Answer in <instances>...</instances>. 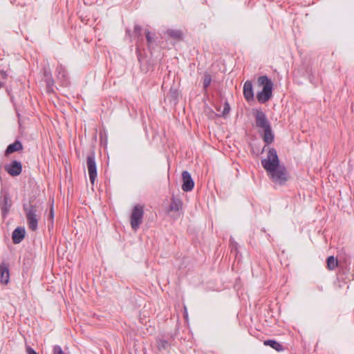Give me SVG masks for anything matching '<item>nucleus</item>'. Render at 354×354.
Instances as JSON below:
<instances>
[{
	"instance_id": "8",
	"label": "nucleus",
	"mask_w": 354,
	"mask_h": 354,
	"mask_svg": "<svg viewBox=\"0 0 354 354\" xmlns=\"http://www.w3.org/2000/svg\"><path fill=\"white\" fill-rule=\"evenodd\" d=\"M6 171L12 176H17L22 171V165L19 161L13 160L5 166Z\"/></svg>"
},
{
	"instance_id": "20",
	"label": "nucleus",
	"mask_w": 354,
	"mask_h": 354,
	"mask_svg": "<svg viewBox=\"0 0 354 354\" xmlns=\"http://www.w3.org/2000/svg\"><path fill=\"white\" fill-rule=\"evenodd\" d=\"M327 266L329 270H334L337 266V260L333 256H330L327 259Z\"/></svg>"
},
{
	"instance_id": "10",
	"label": "nucleus",
	"mask_w": 354,
	"mask_h": 354,
	"mask_svg": "<svg viewBox=\"0 0 354 354\" xmlns=\"http://www.w3.org/2000/svg\"><path fill=\"white\" fill-rule=\"evenodd\" d=\"M57 78L64 86H67L69 83L68 73L66 68L62 65H59L56 68Z\"/></svg>"
},
{
	"instance_id": "31",
	"label": "nucleus",
	"mask_w": 354,
	"mask_h": 354,
	"mask_svg": "<svg viewBox=\"0 0 354 354\" xmlns=\"http://www.w3.org/2000/svg\"><path fill=\"white\" fill-rule=\"evenodd\" d=\"M187 317V312H185V317Z\"/></svg>"
},
{
	"instance_id": "30",
	"label": "nucleus",
	"mask_w": 354,
	"mask_h": 354,
	"mask_svg": "<svg viewBox=\"0 0 354 354\" xmlns=\"http://www.w3.org/2000/svg\"><path fill=\"white\" fill-rule=\"evenodd\" d=\"M3 86V84L0 82V88Z\"/></svg>"
},
{
	"instance_id": "29",
	"label": "nucleus",
	"mask_w": 354,
	"mask_h": 354,
	"mask_svg": "<svg viewBox=\"0 0 354 354\" xmlns=\"http://www.w3.org/2000/svg\"><path fill=\"white\" fill-rule=\"evenodd\" d=\"M230 242H231L232 244H233L234 241H233L232 239H230Z\"/></svg>"
},
{
	"instance_id": "22",
	"label": "nucleus",
	"mask_w": 354,
	"mask_h": 354,
	"mask_svg": "<svg viewBox=\"0 0 354 354\" xmlns=\"http://www.w3.org/2000/svg\"><path fill=\"white\" fill-rule=\"evenodd\" d=\"M230 104L227 102H225L224 104L223 110L222 111V115L223 116L227 115L230 113Z\"/></svg>"
},
{
	"instance_id": "4",
	"label": "nucleus",
	"mask_w": 354,
	"mask_h": 354,
	"mask_svg": "<svg viewBox=\"0 0 354 354\" xmlns=\"http://www.w3.org/2000/svg\"><path fill=\"white\" fill-rule=\"evenodd\" d=\"M23 208L26 213L28 228L32 232L36 231L38 229V221L39 219V216L37 213V207L31 204H24Z\"/></svg>"
},
{
	"instance_id": "26",
	"label": "nucleus",
	"mask_w": 354,
	"mask_h": 354,
	"mask_svg": "<svg viewBox=\"0 0 354 354\" xmlns=\"http://www.w3.org/2000/svg\"><path fill=\"white\" fill-rule=\"evenodd\" d=\"M0 75H1V77L3 78V79H6L7 77H8V74H7V72L4 70H1L0 71Z\"/></svg>"
},
{
	"instance_id": "16",
	"label": "nucleus",
	"mask_w": 354,
	"mask_h": 354,
	"mask_svg": "<svg viewBox=\"0 0 354 354\" xmlns=\"http://www.w3.org/2000/svg\"><path fill=\"white\" fill-rule=\"evenodd\" d=\"M182 201L178 198L173 197L170 204L171 211H178L182 207Z\"/></svg>"
},
{
	"instance_id": "25",
	"label": "nucleus",
	"mask_w": 354,
	"mask_h": 354,
	"mask_svg": "<svg viewBox=\"0 0 354 354\" xmlns=\"http://www.w3.org/2000/svg\"><path fill=\"white\" fill-rule=\"evenodd\" d=\"M141 31H142V28L139 25H135L134 26V33L139 37L140 36H141Z\"/></svg>"
},
{
	"instance_id": "2",
	"label": "nucleus",
	"mask_w": 354,
	"mask_h": 354,
	"mask_svg": "<svg viewBox=\"0 0 354 354\" xmlns=\"http://www.w3.org/2000/svg\"><path fill=\"white\" fill-rule=\"evenodd\" d=\"M252 113L255 120V126L259 129L263 140L266 145L271 144L274 141V134L266 113L261 109H253Z\"/></svg>"
},
{
	"instance_id": "12",
	"label": "nucleus",
	"mask_w": 354,
	"mask_h": 354,
	"mask_svg": "<svg viewBox=\"0 0 354 354\" xmlns=\"http://www.w3.org/2000/svg\"><path fill=\"white\" fill-rule=\"evenodd\" d=\"M10 280L8 266L5 263L0 264V283L8 284Z\"/></svg>"
},
{
	"instance_id": "7",
	"label": "nucleus",
	"mask_w": 354,
	"mask_h": 354,
	"mask_svg": "<svg viewBox=\"0 0 354 354\" xmlns=\"http://www.w3.org/2000/svg\"><path fill=\"white\" fill-rule=\"evenodd\" d=\"M86 165L90 181L92 184H94L95 180L97 177V166L95 154L93 153L87 156Z\"/></svg>"
},
{
	"instance_id": "19",
	"label": "nucleus",
	"mask_w": 354,
	"mask_h": 354,
	"mask_svg": "<svg viewBox=\"0 0 354 354\" xmlns=\"http://www.w3.org/2000/svg\"><path fill=\"white\" fill-rule=\"evenodd\" d=\"M146 39L147 41L149 48L153 47L156 44L155 34L149 31L146 32Z\"/></svg>"
},
{
	"instance_id": "3",
	"label": "nucleus",
	"mask_w": 354,
	"mask_h": 354,
	"mask_svg": "<svg viewBox=\"0 0 354 354\" xmlns=\"http://www.w3.org/2000/svg\"><path fill=\"white\" fill-rule=\"evenodd\" d=\"M258 83L263 86V89L257 93V99L259 103L263 104L268 102L272 95L273 83L266 75L259 77Z\"/></svg>"
},
{
	"instance_id": "5",
	"label": "nucleus",
	"mask_w": 354,
	"mask_h": 354,
	"mask_svg": "<svg viewBox=\"0 0 354 354\" xmlns=\"http://www.w3.org/2000/svg\"><path fill=\"white\" fill-rule=\"evenodd\" d=\"M12 206V201L8 192L2 189L0 192V209L3 219L9 214Z\"/></svg>"
},
{
	"instance_id": "17",
	"label": "nucleus",
	"mask_w": 354,
	"mask_h": 354,
	"mask_svg": "<svg viewBox=\"0 0 354 354\" xmlns=\"http://www.w3.org/2000/svg\"><path fill=\"white\" fill-rule=\"evenodd\" d=\"M264 345L270 346V347H272V348L277 351H281L283 350V346L278 342L273 339L266 340L264 342Z\"/></svg>"
},
{
	"instance_id": "18",
	"label": "nucleus",
	"mask_w": 354,
	"mask_h": 354,
	"mask_svg": "<svg viewBox=\"0 0 354 354\" xmlns=\"http://www.w3.org/2000/svg\"><path fill=\"white\" fill-rule=\"evenodd\" d=\"M167 35L175 39H180L182 37V32L179 30L169 29L166 32Z\"/></svg>"
},
{
	"instance_id": "6",
	"label": "nucleus",
	"mask_w": 354,
	"mask_h": 354,
	"mask_svg": "<svg viewBox=\"0 0 354 354\" xmlns=\"http://www.w3.org/2000/svg\"><path fill=\"white\" fill-rule=\"evenodd\" d=\"M144 216V207L141 205L134 206L131 214V228L136 231L141 223Z\"/></svg>"
},
{
	"instance_id": "13",
	"label": "nucleus",
	"mask_w": 354,
	"mask_h": 354,
	"mask_svg": "<svg viewBox=\"0 0 354 354\" xmlns=\"http://www.w3.org/2000/svg\"><path fill=\"white\" fill-rule=\"evenodd\" d=\"M243 95L247 101H251L254 99V93L252 84L251 81H246L243 85Z\"/></svg>"
},
{
	"instance_id": "24",
	"label": "nucleus",
	"mask_w": 354,
	"mask_h": 354,
	"mask_svg": "<svg viewBox=\"0 0 354 354\" xmlns=\"http://www.w3.org/2000/svg\"><path fill=\"white\" fill-rule=\"evenodd\" d=\"M44 76L46 78L47 83L48 84H50V82H51L52 84L53 83V80L52 79L51 74H50V71H47L46 70H45Z\"/></svg>"
},
{
	"instance_id": "27",
	"label": "nucleus",
	"mask_w": 354,
	"mask_h": 354,
	"mask_svg": "<svg viewBox=\"0 0 354 354\" xmlns=\"http://www.w3.org/2000/svg\"><path fill=\"white\" fill-rule=\"evenodd\" d=\"M27 354H38L33 348L28 347L26 349Z\"/></svg>"
},
{
	"instance_id": "23",
	"label": "nucleus",
	"mask_w": 354,
	"mask_h": 354,
	"mask_svg": "<svg viewBox=\"0 0 354 354\" xmlns=\"http://www.w3.org/2000/svg\"><path fill=\"white\" fill-rule=\"evenodd\" d=\"M53 354H65L61 346L59 345H55L53 346Z\"/></svg>"
},
{
	"instance_id": "21",
	"label": "nucleus",
	"mask_w": 354,
	"mask_h": 354,
	"mask_svg": "<svg viewBox=\"0 0 354 354\" xmlns=\"http://www.w3.org/2000/svg\"><path fill=\"white\" fill-rule=\"evenodd\" d=\"M212 82V77L210 74L205 73L203 77V88L207 90Z\"/></svg>"
},
{
	"instance_id": "15",
	"label": "nucleus",
	"mask_w": 354,
	"mask_h": 354,
	"mask_svg": "<svg viewBox=\"0 0 354 354\" xmlns=\"http://www.w3.org/2000/svg\"><path fill=\"white\" fill-rule=\"evenodd\" d=\"M157 342V348L159 351H167L170 347V342L169 340L165 339L163 338H158L156 340Z\"/></svg>"
},
{
	"instance_id": "1",
	"label": "nucleus",
	"mask_w": 354,
	"mask_h": 354,
	"mask_svg": "<svg viewBox=\"0 0 354 354\" xmlns=\"http://www.w3.org/2000/svg\"><path fill=\"white\" fill-rule=\"evenodd\" d=\"M261 165L274 183L283 185L288 180L286 168L279 164L277 151L274 148L268 149L267 158L261 160Z\"/></svg>"
},
{
	"instance_id": "11",
	"label": "nucleus",
	"mask_w": 354,
	"mask_h": 354,
	"mask_svg": "<svg viewBox=\"0 0 354 354\" xmlns=\"http://www.w3.org/2000/svg\"><path fill=\"white\" fill-rule=\"evenodd\" d=\"M26 230L24 227H18L14 230L12 234V242L15 244L21 243L25 237Z\"/></svg>"
},
{
	"instance_id": "9",
	"label": "nucleus",
	"mask_w": 354,
	"mask_h": 354,
	"mask_svg": "<svg viewBox=\"0 0 354 354\" xmlns=\"http://www.w3.org/2000/svg\"><path fill=\"white\" fill-rule=\"evenodd\" d=\"M182 189L186 192L192 191L194 186V182L189 171H183L182 173Z\"/></svg>"
},
{
	"instance_id": "28",
	"label": "nucleus",
	"mask_w": 354,
	"mask_h": 354,
	"mask_svg": "<svg viewBox=\"0 0 354 354\" xmlns=\"http://www.w3.org/2000/svg\"><path fill=\"white\" fill-rule=\"evenodd\" d=\"M49 216L50 217V218H53L54 217V211H53V207H51L50 209V214H49Z\"/></svg>"
},
{
	"instance_id": "14",
	"label": "nucleus",
	"mask_w": 354,
	"mask_h": 354,
	"mask_svg": "<svg viewBox=\"0 0 354 354\" xmlns=\"http://www.w3.org/2000/svg\"><path fill=\"white\" fill-rule=\"evenodd\" d=\"M22 149H23V145L21 144V142L19 140H16L13 143L9 145L7 147V149L5 151V154L7 156V155L12 153L15 151H19L20 150H22Z\"/></svg>"
}]
</instances>
